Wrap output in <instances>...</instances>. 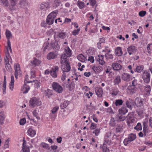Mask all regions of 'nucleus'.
Instances as JSON below:
<instances>
[{
  "instance_id": "54",
  "label": "nucleus",
  "mask_w": 152,
  "mask_h": 152,
  "mask_svg": "<svg viewBox=\"0 0 152 152\" xmlns=\"http://www.w3.org/2000/svg\"><path fill=\"white\" fill-rule=\"evenodd\" d=\"M5 68L7 70L9 71H12V68L10 64L8 62L6 63L5 65Z\"/></svg>"
},
{
  "instance_id": "40",
  "label": "nucleus",
  "mask_w": 152,
  "mask_h": 152,
  "mask_svg": "<svg viewBox=\"0 0 152 152\" xmlns=\"http://www.w3.org/2000/svg\"><path fill=\"white\" fill-rule=\"evenodd\" d=\"M104 143L103 144V146L104 148L105 147V145H110L111 143V141L110 139H104Z\"/></svg>"
},
{
  "instance_id": "47",
  "label": "nucleus",
  "mask_w": 152,
  "mask_h": 152,
  "mask_svg": "<svg viewBox=\"0 0 152 152\" xmlns=\"http://www.w3.org/2000/svg\"><path fill=\"white\" fill-rule=\"evenodd\" d=\"M41 63V61L36 58H34L33 62V64L36 66H39Z\"/></svg>"
},
{
  "instance_id": "33",
  "label": "nucleus",
  "mask_w": 152,
  "mask_h": 152,
  "mask_svg": "<svg viewBox=\"0 0 152 152\" xmlns=\"http://www.w3.org/2000/svg\"><path fill=\"white\" fill-rule=\"evenodd\" d=\"M28 132L30 136L32 137H33L36 134L35 131L31 128L28 129Z\"/></svg>"
},
{
  "instance_id": "8",
  "label": "nucleus",
  "mask_w": 152,
  "mask_h": 152,
  "mask_svg": "<svg viewBox=\"0 0 152 152\" xmlns=\"http://www.w3.org/2000/svg\"><path fill=\"white\" fill-rule=\"evenodd\" d=\"M59 68L57 66L53 67L50 71V73L53 77H56L57 76V73L58 71Z\"/></svg>"
},
{
  "instance_id": "3",
  "label": "nucleus",
  "mask_w": 152,
  "mask_h": 152,
  "mask_svg": "<svg viewBox=\"0 0 152 152\" xmlns=\"http://www.w3.org/2000/svg\"><path fill=\"white\" fill-rule=\"evenodd\" d=\"M141 76L144 83H149L151 78V74L149 71L146 70H144L142 72Z\"/></svg>"
},
{
  "instance_id": "36",
  "label": "nucleus",
  "mask_w": 152,
  "mask_h": 152,
  "mask_svg": "<svg viewBox=\"0 0 152 152\" xmlns=\"http://www.w3.org/2000/svg\"><path fill=\"white\" fill-rule=\"evenodd\" d=\"M128 138L131 142L134 140L136 138V135L134 134H131L129 135Z\"/></svg>"
},
{
  "instance_id": "37",
  "label": "nucleus",
  "mask_w": 152,
  "mask_h": 152,
  "mask_svg": "<svg viewBox=\"0 0 152 152\" xmlns=\"http://www.w3.org/2000/svg\"><path fill=\"white\" fill-rule=\"evenodd\" d=\"M146 124L145 122H144L143 124L144 126L143 129V131L145 136H146L148 132V129L147 128Z\"/></svg>"
},
{
  "instance_id": "1",
  "label": "nucleus",
  "mask_w": 152,
  "mask_h": 152,
  "mask_svg": "<svg viewBox=\"0 0 152 152\" xmlns=\"http://www.w3.org/2000/svg\"><path fill=\"white\" fill-rule=\"evenodd\" d=\"M50 3L48 2H43L40 4L39 11L42 16L46 14V11L50 8Z\"/></svg>"
},
{
  "instance_id": "57",
  "label": "nucleus",
  "mask_w": 152,
  "mask_h": 152,
  "mask_svg": "<svg viewBox=\"0 0 152 152\" xmlns=\"http://www.w3.org/2000/svg\"><path fill=\"white\" fill-rule=\"evenodd\" d=\"M58 109L59 107L58 106L54 107L51 110L52 113L53 114L55 113Z\"/></svg>"
},
{
  "instance_id": "44",
  "label": "nucleus",
  "mask_w": 152,
  "mask_h": 152,
  "mask_svg": "<svg viewBox=\"0 0 152 152\" xmlns=\"http://www.w3.org/2000/svg\"><path fill=\"white\" fill-rule=\"evenodd\" d=\"M109 124L110 125L114 127L115 126L116 124L114 118L111 117Z\"/></svg>"
},
{
  "instance_id": "14",
  "label": "nucleus",
  "mask_w": 152,
  "mask_h": 152,
  "mask_svg": "<svg viewBox=\"0 0 152 152\" xmlns=\"http://www.w3.org/2000/svg\"><path fill=\"white\" fill-rule=\"evenodd\" d=\"M130 75L126 73H123L121 76L122 79L126 81H129L130 80Z\"/></svg>"
},
{
  "instance_id": "41",
  "label": "nucleus",
  "mask_w": 152,
  "mask_h": 152,
  "mask_svg": "<svg viewBox=\"0 0 152 152\" xmlns=\"http://www.w3.org/2000/svg\"><path fill=\"white\" fill-rule=\"evenodd\" d=\"M145 91L146 92V95L149 94L151 90V87L150 86H145Z\"/></svg>"
},
{
  "instance_id": "27",
  "label": "nucleus",
  "mask_w": 152,
  "mask_h": 152,
  "mask_svg": "<svg viewBox=\"0 0 152 152\" xmlns=\"http://www.w3.org/2000/svg\"><path fill=\"white\" fill-rule=\"evenodd\" d=\"M5 118L4 113L3 112H0V124L2 125L4 123V120Z\"/></svg>"
},
{
  "instance_id": "17",
  "label": "nucleus",
  "mask_w": 152,
  "mask_h": 152,
  "mask_svg": "<svg viewBox=\"0 0 152 152\" xmlns=\"http://www.w3.org/2000/svg\"><path fill=\"white\" fill-rule=\"evenodd\" d=\"M28 0H19L18 4L21 7H24L28 5Z\"/></svg>"
},
{
  "instance_id": "38",
  "label": "nucleus",
  "mask_w": 152,
  "mask_h": 152,
  "mask_svg": "<svg viewBox=\"0 0 152 152\" xmlns=\"http://www.w3.org/2000/svg\"><path fill=\"white\" fill-rule=\"evenodd\" d=\"M77 58L82 62H84L85 60H86V58L82 54H80L78 56Z\"/></svg>"
},
{
  "instance_id": "7",
  "label": "nucleus",
  "mask_w": 152,
  "mask_h": 152,
  "mask_svg": "<svg viewBox=\"0 0 152 152\" xmlns=\"http://www.w3.org/2000/svg\"><path fill=\"white\" fill-rule=\"evenodd\" d=\"M15 78L17 79L18 78V76L20 75L21 73V71L20 69V65L18 64H15Z\"/></svg>"
},
{
  "instance_id": "18",
  "label": "nucleus",
  "mask_w": 152,
  "mask_h": 152,
  "mask_svg": "<svg viewBox=\"0 0 152 152\" xmlns=\"http://www.w3.org/2000/svg\"><path fill=\"white\" fill-rule=\"evenodd\" d=\"M126 104L128 108L132 110V106L134 105V102L133 101L129 99V100H127L126 101Z\"/></svg>"
},
{
  "instance_id": "4",
  "label": "nucleus",
  "mask_w": 152,
  "mask_h": 152,
  "mask_svg": "<svg viewBox=\"0 0 152 152\" xmlns=\"http://www.w3.org/2000/svg\"><path fill=\"white\" fill-rule=\"evenodd\" d=\"M28 75H26L25 78V84L24 85L23 87L21 89V90L23 91V94H25L27 93L30 89L29 86H27L26 84V83H32L35 81L34 80L32 81H28Z\"/></svg>"
},
{
  "instance_id": "35",
  "label": "nucleus",
  "mask_w": 152,
  "mask_h": 152,
  "mask_svg": "<svg viewBox=\"0 0 152 152\" xmlns=\"http://www.w3.org/2000/svg\"><path fill=\"white\" fill-rule=\"evenodd\" d=\"M143 69L144 67L143 66H137L135 69L134 70V71L138 73H140L143 70Z\"/></svg>"
},
{
  "instance_id": "20",
  "label": "nucleus",
  "mask_w": 152,
  "mask_h": 152,
  "mask_svg": "<svg viewBox=\"0 0 152 152\" xmlns=\"http://www.w3.org/2000/svg\"><path fill=\"white\" fill-rule=\"evenodd\" d=\"M68 57L66 53H64L61 56V64L67 63L68 62L67 61V58Z\"/></svg>"
},
{
  "instance_id": "43",
  "label": "nucleus",
  "mask_w": 152,
  "mask_h": 152,
  "mask_svg": "<svg viewBox=\"0 0 152 152\" xmlns=\"http://www.w3.org/2000/svg\"><path fill=\"white\" fill-rule=\"evenodd\" d=\"M6 35L7 39V42H10V37H11L12 34L10 31L7 30L6 32Z\"/></svg>"
},
{
  "instance_id": "5",
  "label": "nucleus",
  "mask_w": 152,
  "mask_h": 152,
  "mask_svg": "<svg viewBox=\"0 0 152 152\" xmlns=\"http://www.w3.org/2000/svg\"><path fill=\"white\" fill-rule=\"evenodd\" d=\"M41 104V101L35 97L31 98L29 101V106L32 107L36 106H39Z\"/></svg>"
},
{
  "instance_id": "34",
  "label": "nucleus",
  "mask_w": 152,
  "mask_h": 152,
  "mask_svg": "<svg viewBox=\"0 0 152 152\" xmlns=\"http://www.w3.org/2000/svg\"><path fill=\"white\" fill-rule=\"evenodd\" d=\"M124 102V101L121 99H118L115 100L114 104L116 106L121 105Z\"/></svg>"
},
{
  "instance_id": "56",
  "label": "nucleus",
  "mask_w": 152,
  "mask_h": 152,
  "mask_svg": "<svg viewBox=\"0 0 152 152\" xmlns=\"http://www.w3.org/2000/svg\"><path fill=\"white\" fill-rule=\"evenodd\" d=\"M10 141V139H7L5 141L4 144V148H7L9 147V142Z\"/></svg>"
},
{
  "instance_id": "6",
  "label": "nucleus",
  "mask_w": 152,
  "mask_h": 152,
  "mask_svg": "<svg viewBox=\"0 0 152 152\" xmlns=\"http://www.w3.org/2000/svg\"><path fill=\"white\" fill-rule=\"evenodd\" d=\"M52 87L53 89L57 93H61L63 91L62 86L57 83L54 82Z\"/></svg>"
},
{
  "instance_id": "22",
  "label": "nucleus",
  "mask_w": 152,
  "mask_h": 152,
  "mask_svg": "<svg viewBox=\"0 0 152 152\" xmlns=\"http://www.w3.org/2000/svg\"><path fill=\"white\" fill-rule=\"evenodd\" d=\"M115 54L118 56H121L123 54L122 49L120 47H118L115 50Z\"/></svg>"
},
{
  "instance_id": "55",
  "label": "nucleus",
  "mask_w": 152,
  "mask_h": 152,
  "mask_svg": "<svg viewBox=\"0 0 152 152\" xmlns=\"http://www.w3.org/2000/svg\"><path fill=\"white\" fill-rule=\"evenodd\" d=\"M60 3L58 0H54L53 5L54 7H56L59 5Z\"/></svg>"
},
{
  "instance_id": "26",
  "label": "nucleus",
  "mask_w": 152,
  "mask_h": 152,
  "mask_svg": "<svg viewBox=\"0 0 152 152\" xmlns=\"http://www.w3.org/2000/svg\"><path fill=\"white\" fill-rule=\"evenodd\" d=\"M92 69L94 72L96 73H99L100 72L102 69V68L101 66H94Z\"/></svg>"
},
{
  "instance_id": "58",
  "label": "nucleus",
  "mask_w": 152,
  "mask_h": 152,
  "mask_svg": "<svg viewBox=\"0 0 152 152\" xmlns=\"http://www.w3.org/2000/svg\"><path fill=\"white\" fill-rule=\"evenodd\" d=\"M47 49H50V48H49V46H48V44L47 42L45 43L43 45L44 51H45V50Z\"/></svg>"
},
{
  "instance_id": "51",
  "label": "nucleus",
  "mask_w": 152,
  "mask_h": 152,
  "mask_svg": "<svg viewBox=\"0 0 152 152\" xmlns=\"http://www.w3.org/2000/svg\"><path fill=\"white\" fill-rule=\"evenodd\" d=\"M1 2L5 7H7L9 4L8 0H1Z\"/></svg>"
},
{
  "instance_id": "31",
  "label": "nucleus",
  "mask_w": 152,
  "mask_h": 152,
  "mask_svg": "<svg viewBox=\"0 0 152 152\" xmlns=\"http://www.w3.org/2000/svg\"><path fill=\"white\" fill-rule=\"evenodd\" d=\"M69 102L67 101H65L61 103L60 105V107L62 109H64L68 105Z\"/></svg>"
},
{
  "instance_id": "21",
  "label": "nucleus",
  "mask_w": 152,
  "mask_h": 152,
  "mask_svg": "<svg viewBox=\"0 0 152 152\" xmlns=\"http://www.w3.org/2000/svg\"><path fill=\"white\" fill-rule=\"evenodd\" d=\"M14 77L13 75H12L11 77V81L9 85V87L11 91H13L14 87Z\"/></svg>"
},
{
  "instance_id": "15",
  "label": "nucleus",
  "mask_w": 152,
  "mask_h": 152,
  "mask_svg": "<svg viewBox=\"0 0 152 152\" xmlns=\"http://www.w3.org/2000/svg\"><path fill=\"white\" fill-rule=\"evenodd\" d=\"M112 66L113 69L116 70H119L122 68V66L117 63H113L112 65Z\"/></svg>"
},
{
  "instance_id": "61",
  "label": "nucleus",
  "mask_w": 152,
  "mask_h": 152,
  "mask_svg": "<svg viewBox=\"0 0 152 152\" xmlns=\"http://www.w3.org/2000/svg\"><path fill=\"white\" fill-rule=\"evenodd\" d=\"M130 142H131V141H130V140L128 138H126L124 139V143L125 145L126 146L127 144L129 143Z\"/></svg>"
},
{
  "instance_id": "2",
  "label": "nucleus",
  "mask_w": 152,
  "mask_h": 152,
  "mask_svg": "<svg viewBox=\"0 0 152 152\" xmlns=\"http://www.w3.org/2000/svg\"><path fill=\"white\" fill-rule=\"evenodd\" d=\"M58 13L57 10L53 11L50 13L47 16V23L49 25L53 24L54 20L56 18V17Z\"/></svg>"
},
{
  "instance_id": "52",
  "label": "nucleus",
  "mask_w": 152,
  "mask_h": 152,
  "mask_svg": "<svg viewBox=\"0 0 152 152\" xmlns=\"http://www.w3.org/2000/svg\"><path fill=\"white\" fill-rule=\"evenodd\" d=\"M41 145L44 148L47 150L50 149V147L48 145L44 142H42L41 143Z\"/></svg>"
},
{
  "instance_id": "60",
  "label": "nucleus",
  "mask_w": 152,
  "mask_h": 152,
  "mask_svg": "<svg viewBox=\"0 0 152 152\" xmlns=\"http://www.w3.org/2000/svg\"><path fill=\"white\" fill-rule=\"evenodd\" d=\"M37 110H35L33 112V114L34 116L36 117L37 119H40V118L39 117L37 116L38 113L37 112Z\"/></svg>"
},
{
  "instance_id": "9",
  "label": "nucleus",
  "mask_w": 152,
  "mask_h": 152,
  "mask_svg": "<svg viewBox=\"0 0 152 152\" xmlns=\"http://www.w3.org/2000/svg\"><path fill=\"white\" fill-rule=\"evenodd\" d=\"M61 68L63 72L64 73L66 72H68L70 70V66L68 62L62 64Z\"/></svg>"
},
{
  "instance_id": "13",
  "label": "nucleus",
  "mask_w": 152,
  "mask_h": 152,
  "mask_svg": "<svg viewBox=\"0 0 152 152\" xmlns=\"http://www.w3.org/2000/svg\"><path fill=\"white\" fill-rule=\"evenodd\" d=\"M119 113L115 116V119L117 121H124L126 118V117Z\"/></svg>"
},
{
  "instance_id": "29",
  "label": "nucleus",
  "mask_w": 152,
  "mask_h": 152,
  "mask_svg": "<svg viewBox=\"0 0 152 152\" xmlns=\"http://www.w3.org/2000/svg\"><path fill=\"white\" fill-rule=\"evenodd\" d=\"M57 56L53 52H50L48 54L47 56V58L50 60L56 58Z\"/></svg>"
},
{
  "instance_id": "12",
  "label": "nucleus",
  "mask_w": 152,
  "mask_h": 152,
  "mask_svg": "<svg viewBox=\"0 0 152 152\" xmlns=\"http://www.w3.org/2000/svg\"><path fill=\"white\" fill-rule=\"evenodd\" d=\"M142 99L140 98H136L134 101V103L136 106L140 107L142 106L143 105Z\"/></svg>"
},
{
  "instance_id": "11",
  "label": "nucleus",
  "mask_w": 152,
  "mask_h": 152,
  "mask_svg": "<svg viewBox=\"0 0 152 152\" xmlns=\"http://www.w3.org/2000/svg\"><path fill=\"white\" fill-rule=\"evenodd\" d=\"M66 36V33L65 32H60L58 33L57 35L55 34L54 35V39L56 40H57V39L58 37L60 38L63 39H64Z\"/></svg>"
},
{
  "instance_id": "63",
  "label": "nucleus",
  "mask_w": 152,
  "mask_h": 152,
  "mask_svg": "<svg viewBox=\"0 0 152 152\" xmlns=\"http://www.w3.org/2000/svg\"><path fill=\"white\" fill-rule=\"evenodd\" d=\"M100 132V129H97L94 130L93 132V133L95 134V135L97 136L99 135Z\"/></svg>"
},
{
  "instance_id": "46",
  "label": "nucleus",
  "mask_w": 152,
  "mask_h": 152,
  "mask_svg": "<svg viewBox=\"0 0 152 152\" xmlns=\"http://www.w3.org/2000/svg\"><path fill=\"white\" fill-rule=\"evenodd\" d=\"M9 1L11 6L13 8L16 5L18 0H9Z\"/></svg>"
},
{
  "instance_id": "48",
  "label": "nucleus",
  "mask_w": 152,
  "mask_h": 152,
  "mask_svg": "<svg viewBox=\"0 0 152 152\" xmlns=\"http://www.w3.org/2000/svg\"><path fill=\"white\" fill-rule=\"evenodd\" d=\"M128 88L130 90L132 93H134L137 90V88L134 86H131L128 87Z\"/></svg>"
},
{
  "instance_id": "23",
  "label": "nucleus",
  "mask_w": 152,
  "mask_h": 152,
  "mask_svg": "<svg viewBox=\"0 0 152 152\" xmlns=\"http://www.w3.org/2000/svg\"><path fill=\"white\" fill-rule=\"evenodd\" d=\"M119 113L123 115H124L128 112V110L125 106H123L118 110Z\"/></svg>"
},
{
  "instance_id": "39",
  "label": "nucleus",
  "mask_w": 152,
  "mask_h": 152,
  "mask_svg": "<svg viewBox=\"0 0 152 152\" xmlns=\"http://www.w3.org/2000/svg\"><path fill=\"white\" fill-rule=\"evenodd\" d=\"M77 4L80 9L83 8L85 6V4L83 2L80 1H78L77 2Z\"/></svg>"
},
{
  "instance_id": "64",
  "label": "nucleus",
  "mask_w": 152,
  "mask_h": 152,
  "mask_svg": "<svg viewBox=\"0 0 152 152\" xmlns=\"http://www.w3.org/2000/svg\"><path fill=\"white\" fill-rule=\"evenodd\" d=\"M20 125H23L26 123V120L25 118L21 119L20 121Z\"/></svg>"
},
{
  "instance_id": "53",
  "label": "nucleus",
  "mask_w": 152,
  "mask_h": 152,
  "mask_svg": "<svg viewBox=\"0 0 152 152\" xmlns=\"http://www.w3.org/2000/svg\"><path fill=\"white\" fill-rule=\"evenodd\" d=\"M134 129L137 131L141 130L142 129L141 124L140 123H137V126L134 127Z\"/></svg>"
},
{
  "instance_id": "59",
  "label": "nucleus",
  "mask_w": 152,
  "mask_h": 152,
  "mask_svg": "<svg viewBox=\"0 0 152 152\" xmlns=\"http://www.w3.org/2000/svg\"><path fill=\"white\" fill-rule=\"evenodd\" d=\"M80 30V28H78L77 30H74L72 32V34L73 35L75 36L78 34Z\"/></svg>"
},
{
  "instance_id": "24",
  "label": "nucleus",
  "mask_w": 152,
  "mask_h": 152,
  "mask_svg": "<svg viewBox=\"0 0 152 152\" xmlns=\"http://www.w3.org/2000/svg\"><path fill=\"white\" fill-rule=\"evenodd\" d=\"M104 56H98V58H97V61L99 62V63L101 65H103L105 64V62L103 58Z\"/></svg>"
},
{
  "instance_id": "25",
  "label": "nucleus",
  "mask_w": 152,
  "mask_h": 152,
  "mask_svg": "<svg viewBox=\"0 0 152 152\" xmlns=\"http://www.w3.org/2000/svg\"><path fill=\"white\" fill-rule=\"evenodd\" d=\"M96 93L99 97H101L103 93L102 89L101 88H97L96 89Z\"/></svg>"
},
{
  "instance_id": "49",
  "label": "nucleus",
  "mask_w": 152,
  "mask_h": 152,
  "mask_svg": "<svg viewBox=\"0 0 152 152\" xmlns=\"http://www.w3.org/2000/svg\"><path fill=\"white\" fill-rule=\"evenodd\" d=\"M112 94L114 95H116L118 92V90L117 88H112Z\"/></svg>"
},
{
  "instance_id": "62",
  "label": "nucleus",
  "mask_w": 152,
  "mask_h": 152,
  "mask_svg": "<svg viewBox=\"0 0 152 152\" xmlns=\"http://www.w3.org/2000/svg\"><path fill=\"white\" fill-rule=\"evenodd\" d=\"M146 11H141L139 12V14L140 16L142 17L144 16L146 14Z\"/></svg>"
},
{
  "instance_id": "10",
  "label": "nucleus",
  "mask_w": 152,
  "mask_h": 152,
  "mask_svg": "<svg viewBox=\"0 0 152 152\" xmlns=\"http://www.w3.org/2000/svg\"><path fill=\"white\" fill-rule=\"evenodd\" d=\"M127 50L129 54L131 55L136 52L137 49L136 47L131 45L127 48Z\"/></svg>"
},
{
  "instance_id": "28",
  "label": "nucleus",
  "mask_w": 152,
  "mask_h": 152,
  "mask_svg": "<svg viewBox=\"0 0 152 152\" xmlns=\"http://www.w3.org/2000/svg\"><path fill=\"white\" fill-rule=\"evenodd\" d=\"M123 129V126L122 124H118L116 128V132H121L122 131Z\"/></svg>"
},
{
  "instance_id": "16",
  "label": "nucleus",
  "mask_w": 152,
  "mask_h": 152,
  "mask_svg": "<svg viewBox=\"0 0 152 152\" xmlns=\"http://www.w3.org/2000/svg\"><path fill=\"white\" fill-rule=\"evenodd\" d=\"M26 141L24 140L22 151L23 152H30L29 148L28 146L26 145Z\"/></svg>"
},
{
  "instance_id": "42",
  "label": "nucleus",
  "mask_w": 152,
  "mask_h": 152,
  "mask_svg": "<svg viewBox=\"0 0 152 152\" xmlns=\"http://www.w3.org/2000/svg\"><path fill=\"white\" fill-rule=\"evenodd\" d=\"M66 53L68 57H70L72 55V51L69 47H67L65 49Z\"/></svg>"
},
{
  "instance_id": "50",
  "label": "nucleus",
  "mask_w": 152,
  "mask_h": 152,
  "mask_svg": "<svg viewBox=\"0 0 152 152\" xmlns=\"http://www.w3.org/2000/svg\"><path fill=\"white\" fill-rule=\"evenodd\" d=\"M107 60L112 59L113 58V55L111 54L106 53L104 56Z\"/></svg>"
},
{
  "instance_id": "19",
  "label": "nucleus",
  "mask_w": 152,
  "mask_h": 152,
  "mask_svg": "<svg viewBox=\"0 0 152 152\" xmlns=\"http://www.w3.org/2000/svg\"><path fill=\"white\" fill-rule=\"evenodd\" d=\"M50 46H51L53 49L55 50H58L59 48L58 43L57 42H51Z\"/></svg>"
},
{
  "instance_id": "45",
  "label": "nucleus",
  "mask_w": 152,
  "mask_h": 152,
  "mask_svg": "<svg viewBox=\"0 0 152 152\" xmlns=\"http://www.w3.org/2000/svg\"><path fill=\"white\" fill-rule=\"evenodd\" d=\"M45 96L49 98L52 95V91L49 89L46 90L45 91Z\"/></svg>"
},
{
  "instance_id": "32",
  "label": "nucleus",
  "mask_w": 152,
  "mask_h": 152,
  "mask_svg": "<svg viewBox=\"0 0 152 152\" xmlns=\"http://www.w3.org/2000/svg\"><path fill=\"white\" fill-rule=\"evenodd\" d=\"M6 76H4L3 88V93L4 94H5L6 93Z\"/></svg>"
},
{
  "instance_id": "30",
  "label": "nucleus",
  "mask_w": 152,
  "mask_h": 152,
  "mask_svg": "<svg viewBox=\"0 0 152 152\" xmlns=\"http://www.w3.org/2000/svg\"><path fill=\"white\" fill-rule=\"evenodd\" d=\"M121 77L119 75H117L115 77L114 80V83L115 85L118 84L121 82Z\"/></svg>"
}]
</instances>
